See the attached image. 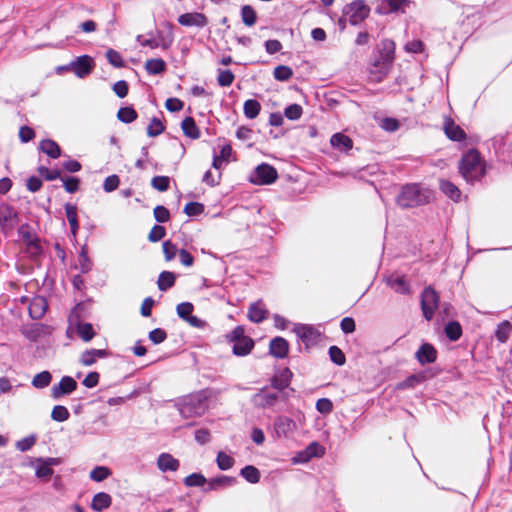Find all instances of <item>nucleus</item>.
I'll return each instance as SVG.
<instances>
[{
  "label": "nucleus",
  "mask_w": 512,
  "mask_h": 512,
  "mask_svg": "<svg viewBox=\"0 0 512 512\" xmlns=\"http://www.w3.org/2000/svg\"><path fill=\"white\" fill-rule=\"evenodd\" d=\"M48 309V303L45 297L35 296L29 304V315L34 320L41 319Z\"/></svg>",
  "instance_id": "nucleus-20"
},
{
  "label": "nucleus",
  "mask_w": 512,
  "mask_h": 512,
  "mask_svg": "<svg viewBox=\"0 0 512 512\" xmlns=\"http://www.w3.org/2000/svg\"><path fill=\"white\" fill-rule=\"evenodd\" d=\"M426 379L425 373L412 374L396 385L397 390L413 389Z\"/></svg>",
  "instance_id": "nucleus-35"
},
{
  "label": "nucleus",
  "mask_w": 512,
  "mask_h": 512,
  "mask_svg": "<svg viewBox=\"0 0 512 512\" xmlns=\"http://www.w3.org/2000/svg\"><path fill=\"white\" fill-rule=\"evenodd\" d=\"M76 332L84 342L91 341L95 336L94 328L92 324L88 322H79L76 325Z\"/></svg>",
  "instance_id": "nucleus-39"
},
{
  "label": "nucleus",
  "mask_w": 512,
  "mask_h": 512,
  "mask_svg": "<svg viewBox=\"0 0 512 512\" xmlns=\"http://www.w3.org/2000/svg\"><path fill=\"white\" fill-rule=\"evenodd\" d=\"M237 483L236 477L220 475L207 479V486L203 488V492L208 493L210 491H218Z\"/></svg>",
  "instance_id": "nucleus-15"
},
{
  "label": "nucleus",
  "mask_w": 512,
  "mask_h": 512,
  "mask_svg": "<svg viewBox=\"0 0 512 512\" xmlns=\"http://www.w3.org/2000/svg\"><path fill=\"white\" fill-rule=\"evenodd\" d=\"M330 144L341 152H348L353 148L352 139L341 132L335 133L331 136Z\"/></svg>",
  "instance_id": "nucleus-26"
},
{
  "label": "nucleus",
  "mask_w": 512,
  "mask_h": 512,
  "mask_svg": "<svg viewBox=\"0 0 512 512\" xmlns=\"http://www.w3.org/2000/svg\"><path fill=\"white\" fill-rule=\"evenodd\" d=\"M204 212V205L199 202H188L184 207V213L190 217L199 216Z\"/></svg>",
  "instance_id": "nucleus-64"
},
{
  "label": "nucleus",
  "mask_w": 512,
  "mask_h": 512,
  "mask_svg": "<svg viewBox=\"0 0 512 512\" xmlns=\"http://www.w3.org/2000/svg\"><path fill=\"white\" fill-rule=\"evenodd\" d=\"M178 22L183 26H196L202 28L208 24V19L203 13L194 12L181 14L178 17Z\"/></svg>",
  "instance_id": "nucleus-19"
},
{
  "label": "nucleus",
  "mask_w": 512,
  "mask_h": 512,
  "mask_svg": "<svg viewBox=\"0 0 512 512\" xmlns=\"http://www.w3.org/2000/svg\"><path fill=\"white\" fill-rule=\"evenodd\" d=\"M395 57V43L390 39H384L380 43L379 59L383 64L389 65Z\"/></svg>",
  "instance_id": "nucleus-24"
},
{
  "label": "nucleus",
  "mask_w": 512,
  "mask_h": 512,
  "mask_svg": "<svg viewBox=\"0 0 512 512\" xmlns=\"http://www.w3.org/2000/svg\"><path fill=\"white\" fill-rule=\"evenodd\" d=\"M37 171L47 181L61 179V172L58 169H49L45 166H39Z\"/></svg>",
  "instance_id": "nucleus-61"
},
{
  "label": "nucleus",
  "mask_w": 512,
  "mask_h": 512,
  "mask_svg": "<svg viewBox=\"0 0 512 512\" xmlns=\"http://www.w3.org/2000/svg\"><path fill=\"white\" fill-rule=\"evenodd\" d=\"M112 504V497L106 492L96 493L91 502V509L96 512H102L108 509Z\"/></svg>",
  "instance_id": "nucleus-29"
},
{
  "label": "nucleus",
  "mask_w": 512,
  "mask_h": 512,
  "mask_svg": "<svg viewBox=\"0 0 512 512\" xmlns=\"http://www.w3.org/2000/svg\"><path fill=\"white\" fill-rule=\"evenodd\" d=\"M292 376L291 370L286 367L272 378L271 385L273 388L283 391L289 386Z\"/></svg>",
  "instance_id": "nucleus-28"
},
{
  "label": "nucleus",
  "mask_w": 512,
  "mask_h": 512,
  "mask_svg": "<svg viewBox=\"0 0 512 512\" xmlns=\"http://www.w3.org/2000/svg\"><path fill=\"white\" fill-rule=\"evenodd\" d=\"M240 475L249 483L256 484L260 481V471L253 465H246L240 470Z\"/></svg>",
  "instance_id": "nucleus-40"
},
{
  "label": "nucleus",
  "mask_w": 512,
  "mask_h": 512,
  "mask_svg": "<svg viewBox=\"0 0 512 512\" xmlns=\"http://www.w3.org/2000/svg\"><path fill=\"white\" fill-rule=\"evenodd\" d=\"M296 428V422L287 416H277L273 423V429L277 438L289 437Z\"/></svg>",
  "instance_id": "nucleus-12"
},
{
  "label": "nucleus",
  "mask_w": 512,
  "mask_h": 512,
  "mask_svg": "<svg viewBox=\"0 0 512 512\" xmlns=\"http://www.w3.org/2000/svg\"><path fill=\"white\" fill-rule=\"evenodd\" d=\"M157 467L162 472H175L179 469L180 462L169 453H161L157 458Z\"/></svg>",
  "instance_id": "nucleus-25"
},
{
  "label": "nucleus",
  "mask_w": 512,
  "mask_h": 512,
  "mask_svg": "<svg viewBox=\"0 0 512 512\" xmlns=\"http://www.w3.org/2000/svg\"><path fill=\"white\" fill-rule=\"evenodd\" d=\"M279 399L277 392H267L261 390L254 396L255 403L261 408H270L276 404Z\"/></svg>",
  "instance_id": "nucleus-27"
},
{
  "label": "nucleus",
  "mask_w": 512,
  "mask_h": 512,
  "mask_svg": "<svg viewBox=\"0 0 512 512\" xmlns=\"http://www.w3.org/2000/svg\"><path fill=\"white\" fill-rule=\"evenodd\" d=\"M163 253L166 261H171L175 258L176 254L179 253V250L172 241L167 240L163 242Z\"/></svg>",
  "instance_id": "nucleus-62"
},
{
  "label": "nucleus",
  "mask_w": 512,
  "mask_h": 512,
  "mask_svg": "<svg viewBox=\"0 0 512 512\" xmlns=\"http://www.w3.org/2000/svg\"><path fill=\"white\" fill-rule=\"evenodd\" d=\"M18 234L26 246V251L32 258H37L43 253L40 238L31 231L29 224H22L18 228Z\"/></svg>",
  "instance_id": "nucleus-5"
},
{
  "label": "nucleus",
  "mask_w": 512,
  "mask_h": 512,
  "mask_svg": "<svg viewBox=\"0 0 512 512\" xmlns=\"http://www.w3.org/2000/svg\"><path fill=\"white\" fill-rule=\"evenodd\" d=\"M77 382L71 376H63L60 382L51 389V396L59 399L64 395H69L77 389Z\"/></svg>",
  "instance_id": "nucleus-13"
},
{
  "label": "nucleus",
  "mask_w": 512,
  "mask_h": 512,
  "mask_svg": "<svg viewBox=\"0 0 512 512\" xmlns=\"http://www.w3.org/2000/svg\"><path fill=\"white\" fill-rule=\"evenodd\" d=\"M370 13V7L366 5L364 0H355L350 4H347L343 9V17L339 19V25L344 28L346 19L353 26H356L363 22Z\"/></svg>",
  "instance_id": "nucleus-3"
},
{
  "label": "nucleus",
  "mask_w": 512,
  "mask_h": 512,
  "mask_svg": "<svg viewBox=\"0 0 512 512\" xmlns=\"http://www.w3.org/2000/svg\"><path fill=\"white\" fill-rule=\"evenodd\" d=\"M43 328L44 326L42 324L35 323L29 329L24 330L23 334L27 339L35 342L41 337L43 333Z\"/></svg>",
  "instance_id": "nucleus-57"
},
{
  "label": "nucleus",
  "mask_w": 512,
  "mask_h": 512,
  "mask_svg": "<svg viewBox=\"0 0 512 512\" xmlns=\"http://www.w3.org/2000/svg\"><path fill=\"white\" fill-rule=\"evenodd\" d=\"M273 75L278 81H288L292 77L293 71L288 66L279 65L274 69Z\"/></svg>",
  "instance_id": "nucleus-59"
},
{
  "label": "nucleus",
  "mask_w": 512,
  "mask_h": 512,
  "mask_svg": "<svg viewBox=\"0 0 512 512\" xmlns=\"http://www.w3.org/2000/svg\"><path fill=\"white\" fill-rule=\"evenodd\" d=\"M268 310L262 300L250 304L248 308V319L253 323H261L267 318Z\"/></svg>",
  "instance_id": "nucleus-22"
},
{
  "label": "nucleus",
  "mask_w": 512,
  "mask_h": 512,
  "mask_svg": "<svg viewBox=\"0 0 512 512\" xmlns=\"http://www.w3.org/2000/svg\"><path fill=\"white\" fill-rule=\"evenodd\" d=\"M439 188L443 194H445L448 198L457 202L461 198L460 189L450 180L442 179L439 182Z\"/></svg>",
  "instance_id": "nucleus-31"
},
{
  "label": "nucleus",
  "mask_w": 512,
  "mask_h": 512,
  "mask_svg": "<svg viewBox=\"0 0 512 512\" xmlns=\"http://www.w3.org/2000/svg\"><path fill=\"white\" fill-rule=\"evenodd\" d=\"M254 345V340L251 337L241 338L240 341L233 343L232 352L236 356L243 357L252 351Z\"/></svg>",
  "instance_id": "nucleus-30"
},
{
  "label": "nucleus",
  "mask_w": 512,
  "mask_h": 512,
  "mask_svg": "<svg viewBox=\"0 0 512 512\" xmlns=\"http://www.w3.org/2000/svg\"><path fill=\"white\" fill-rule=\"evenodd\" d=\"M111 475V470L106 466H96L90 472V478L95 482H102Z\"/></svg>",
  "instance_id": "nucleus-50"
},
{
  "label": "nucleus",
  "mask_w": 512,
  "mask_h": 512,
  "mask_svg": "<svg viewBox=\"0 0 512 512\" xmlns=\"http://www.w3.org/2000/svg\"><path fill=\"white\" fill-rule=\"evenodd\" d=\"M110 351L107 349H87L83 351L79 358V363L83 366H92L98 359L107 358Z\"/></svg>",
  "instance_id": "nucleus-16"
},
{
  "label": "nucleus",
  "mask_w": 512,
  "mask_h": 512,
  "mask_svg": "<svg viewBox=\"0 0 512 512\" xmlns=\"http://www.w3.org/2000/svg\"><path fill=\"white\" fill-rule=\"evenodd\" d=\"M106 58L108 62L116 68H122L125 65L121 54L112 48L106 51Z\"/></svg>",
  "instance_id": "nucleus-58"
},
{
  "label": "nucleus",
  "mask_w": 512,
  "mask_h": 512,
  "mask_svg": "<svg viewBox=\"0 0 512 512\" xmlns=\"http://www.w3.org/2000/svg\"><path fill=\"white\" fill-rule=\"evenodd\" d=\"M269 353L277 359L286 358L289 353L288 341L280 336L273 338L269 344Z\"/></svg>",
  "instance_id": "nucleus-18"
},
{
  "label": "nucleus",
  "mask_w": 512,
  "mask_h": 512,
  "mask_svg": "<svg viewBox=\"0 0 512 512\" xmlns=\"http://www.w3.org/2000/svg\"><path fill=\"white\" fill-rule=\"evenodd\" d=\"M184 485L187 487H203L207 485V479L201 473H192L184 478Z\"/></svg>",
  "instance_id": "nucleus-45"
},
{
  "label": "nucleus",
  "mask_w": 512,
  "mask_h": 512,
  "mask_svg": "<svg viewBox=\"0 0 512 512\" xmlns=\"http://www.w3.org/2000/svg\"><path fill=\"white\" fill-rule=\"evenodd\" d=\"M241 19L246 26H253L257 22V13L251 5L241 7Z\"/></svg>",
  "instance_id": "nucleus-43"
},
{
  "label": "nucleus",
  "mask_w": 512,
  "mask_h": 512,
  "mask_svg": "<svg viewBox=\"0 0 512 512\" xmlns=\"http://www.w3.org/2000/svg\"><path fill=\"white\" fill-rule=\"evenodd\" d=\"M328 353L330 360L337 366H343L346 363V356L338 346H330Z\"/></svg>",
  "instance_id": "nucleus-49"
},
{
  "label": "nucleus",
  "mask_w": 512,
  "mask_h": 512,
  "mask_svg": "<svg viewBox=\"0 0 512 512\" xmlns=\"http://www.w3.org/2000/svg\"><path fill=\"white\" fill-rule=\"evenodd\" d=\"M385 282L396 293L402 295L410 294V284L408 283L404 275H389L385 278Z\"/></svg>",
  "instance_id": "nucleus-17"
},
{
  "label": "nucleus",
  "mask_w": 512,
  "mask_h": 512,
  "mask_svg": "<svg viewBox=\"0 0 512 512\" xmlns=\"http://www.w3.org/2000/svg\"><path fill=\"white\" fill-rule=\"evenodd\" d=\"M63 187L68 193H75L79 190L80 179L76 176L61 177Z\"/></svg>",
  "instance_id": "nucleus-55"
},
{
  "label": "nucleus",
  "mask_w": 512,
  "mask_h": 512,
  "mask_svg": "<svg viewBox=\"0 0 512 512\" xmlns=\"http://www.w3.org/2000/svg\"><path fill=\"white\" fill-rule=\"evenodd\" d=\"M293 331L306 347L316 344L321 336L318 329L310 324H295Z\"/></svg>",
  "instance_id": "nucleus-11"
},
{
  "label": "nucleus",
  "mask_w": 512,
  "mask_h": 512,
  "mask_svg": "<svg viewBox=\"0 0 512 512\" xmlns=\"http://www.w3.org/2000/svg\"><path fill=\"white\" fill-rule=\"evenodd\" d=\"M415 358L422 366L432 364L437 359V350L432 344L424 342L416 351Z\"/></svg>",
  "instance_id": "nucleus-14"
},
{
  "label": "nucleus",
  "mask_w": 512,
  "mask_h": 512,
  "mask_svg": "<svg viewBox=\"0 0 512 512\" xmlns=\"http://www.w3.org/2000/svg\"><path fill=\"white\" fill-rule=\"evenodd\" d=\"M207 409V400L200 394L187 398L180 407V414L184 417L200 416Z\"/></svg>",
  "instance_id": "nucleus-8"
},
{
  "label": "nucleus",
  "mask_w": 512,
  "mask_h": 512,
  "mask_svg": "<svg viewBox=\"0 0 512 512\" xmlns=\"http://www.w3.org/2000/svg\"><path fill=\"white\" fill-rule=\"evenodd\" d=\"M39 150L52 159H57L61 156L60 146L52 139L42 140L39 144Z\"/></svg>",
  "instance_id": "nucleus-32"
},
{
  "label": "nucleus",
  "mask_w": 512,
  "mask_h": 512,
  "mask_svg": "<svg viewBox=\"0 0 512 512\" xmlns=\"http://www.w3.org/2000/svg\"><path fill=\"white\" fill-rule=\"evenodd\" d=\"M446 337L450 341H457L460 339L462 335V327L459 322L457 321H450L445 325L444 328Z\"/></svg>",
  "instance_id": "nucleus-42"
},
{
  "label": "nucleus",
  "mask_w": 512,
  "mask_h": 512,
  "mask_svg": "<svg viewBox=\"0 0 512 512\" xmlns=\"http://www.w3.org/2000/svg\"><path fill=\"white\" fill-rule=\"evenodd\" d=\"M234 458L230 455L226 454L223 451L218 452L216 457V463L220 470L226 471L233 467L234 465Z\"/></svg>",
  "instance_id": "nucleus-48"
},
{
  "label": "nucleus",
  "mask_w": 512,
  "mask_h": 512,
  "mask_svg": "<svg viewBox=\"0 0 512 512\" xmlns=\"http://www.w3.org/2000/svg\"><path fill=\"white\" fill-rule=\"evenodd\" d=\"M429 190L423 188L419 184H406L401 188V192L397 196V204L402 208H412L429 202Z\"/></svg>",
  "instance_id": "nucleus-2"
},
{
  "label": "nucleus",
  "mask_w": 512,
  "mask_h": 512,
  "mask_svg": "<svg viewBox=\"0 0 512 512\" xmlns=\"http://www.w3.org/2000/svg\"><path fill=\"white\" fill-rule=\"evenodd\" d=\"M151 186L159 192H165L170 188V177L154 176L151 180Z\"/></svg>",
  "instance_id": "nucleus-54"
},
{
  "label": "nucleus",
  "mask_w": 512,
  "mask_h": 512,
  "mask_svg": "<svg viewBox=\"0 0 512 512\" xmlns=\"http://www.w3.org/2000/svg\"><path fill=\"white\" fill-rule=\"evenodd\" d=\"M19 213L17 209L9 203H0V231L9 236L19 223Z\"/></svg>",
  "instance_id": "nucleus-4"
},
{
  "label": "nucleus",
  "mask_w": 512,
  "mask_h": 512,
  "mask_svg": "<svg viewBox=\"0 0 512 512\" xmlns=\"http://www.w3.org/2000/svg\"><path fill=\"white\" fill-rule=\"evenodd\" d=\"M91 268H92V261L86 252V248L83 247L79 254L78 265L76 266V269H79V271L82 274H86L91 270Z\"/></svg>",
  "instance_id": "nucleus-46"
},
{
  "label": "nucleus",
  "mask_w": 512,
  "mask_h": 512,
  "mask_svg": "<svg viewBox=\"0 0 512 512\" xmlns=\"http://www.w3.org/2000/svg\"><path fill=\"white\" fill-rule=\"evenodd\" d=\"M459 173L470 184L480 181L486 174L484 161L475 149L466 152L459 162Z\"/></svg>",
  "instance_id": "nucleus-1"
},
{
  "label": "nucleus",
  "mask_w": 512,
  "mask_h": 512,
  "mask_svg": "<svg viewBox=\"0 0 512 512\" xmlns=\"http://www.w3.org/2000/svg\"><path fill=\"white\" fill-rule=\"evenodd\" d=\"M52 381V375L49 371H42L36 374L32 380V385L37 389H43Z\"/></svg>",
  "instance_id": "nucleus-44"
},
{
  "label": "nucleus",
  "mask_w": 512,
  "mask_h": 512,
  "mask_svg": "<svg viewBox=\"0 0 512 512\" xmlns=\"http://www.w3.org/2000/svg\"><path fill=\"white\" fill-rule=\"evenodd\" d=\"M66 217L70 225V231L71 234L75 237L78 229H79V222H78V215H77V206L71 203H66L64 205Z\"/></svg>",
  "instance_id": "nucleus-33"
},
{
  "label": "nucleus",
  "mask_w": 512,
  "mask_h": 512,
  "mask_svg": "<svg viewBox=\"0 0 512 512\" xmlns=\"http://www.w3.org/2000/svg\"><path fill=\"white\" fill-rule=\"evenodd\" d=\"M70 417L69 410L63 405H56L51 412V418L56 422H64Z\"/></svg>",
  "instance_id": "nucleus-53"
},
{
  "label": "nucleus",
  "mask_w": 512,
  "mask_h": 512,
  "mask_svg": "<svg viewBox=\"0 0 512 512\" xmlns=\"http://www.w3.org/2000/svg\"><path fill=\"white\" fill-rule=\"evenodd\" d=\"M165 26L167 27V31L164 32L162 30H157L156 37H154L156 43L158 44V48L163 50L169 49L174 42L173 24L166 22Z\"/></svg>",
  "instance_id": "nucleus-21"
},
{
  "label": "nucleus",
  "mask_w": 512,
  "mask_h": 512,
  "mask_svg": "<svg viewBox=\"0 0 512 512\" xmlns=\"http://www.w3.org/2000/svg\"><path fill=\"white\" fill-rule=\"evenodd\" d=\"M164 130L165 126L162 123V121L157 117H153L150 121V124L147 127V134L150 137H156L162 134Z\"/></svg>",
  "instance_id": "nucleus-51"
},
{
  "label": "nucleus",
  "mask_w": 512,
  "mask_h": 512,
  "mask_svg": "<svg viewBox=\"0 0 512 512\" xmlns=\"http://www.w3.org/2000/svg\"><path fill=\"white\" fill-rule=\"evenodd\" d=\"M277 179V170L267 163H261L258 165L249 178L250 182L255 185H270Z\"/></svg>",
  "instance_id": "nucleus-7"
},
{
  "label": "nucleus",
  "mask_w": 512,
  "mask_h": 512,
  "mask_svg": "<svg viewBox=\"0 0 512 512\" xmlns=\"http://www.w3.org/2000/svg\"><path fill=\"white\" fill-rule=\"evenodd\" d=\"M439 295L432 287H426L421 293V310L423 317L430 321L438 308Z\"/></svg>",
  "instance_id": "nucleus-9"
},
{
  "label": "nucleus",
  "mask_w": 512,
  "mask_h": 512,
  "mask_svg": "<svg viewBox=\"0 0 512 512\" xmlns=\"http://www.w3.org/2000/svg\"><path fill=\"white\" fill-rule=\"evenodd\" d=\"M176 281L175 273L171 271H163L159 274L157 285L160 291H167L174 286Z\"/></svg>",
  "instance_id": "nucleus-37"
},
{
  "label": "nucleus",
  "mask_w": 512,
  "mask_h": 512,
  "mask_svg": "<svg viewBox=\"0 0 512 512\" xmlns=\"http://www.w3.org/2000/svg\"><path fill=\"white\" fill-rule=\"evenodd\" d=\"M510 332H511L510 322L503 321L500 324H498L497 329L495 331V337L499 342L505 343L509 338Z\"/></svg>",
  "instance_id": "nucleus-47"
},
{
  "label": "nucleus",
  "mask_w": 512,
  "mask_h": 512,
  "mask_svg": "<svg viewBox=\"0 0 512 512\" xmlns=\"http://www.w3.org/2000/svg\"><path fill=\"white\" fill-rule=\"evenodd\" d=\"M261 111V104L256 99H248L244 102L243 112L247 119H255Z\"/></svg>",
  "instance_id": "nucleus-38"
},
{
  "label": "nucleus",
  "mask_w": 512,
  "mask_h": 512,
  "mask_svg": "<svg viewBox=\"0 0 512 512\" xmlns=\"http://www.w3.org/2000/svg\"><path fill=\"white\" fill-rule=\"evenodd\" d=\"M234 79H235V76L231 70L218 69L217 82H218L219 86L228 87V86L232 85Z\"/></svg>",
  "instance_id": "nucleus-52"
},
{
  "label": "nucleus",
  "mask_w": 512,
  "mask_h": 512,
  "mask_svg": "<svg viewBox=\"0 0 512 512\" xmlns=\"http://www.w3.org/2000/svg\"><path fill=\"white\" fill-rule=\"evenodd\" d=\"M166 62L161 58L149 59L145 63V69L150 75H159L166 71Z\"/></svg>",
  "instance_id": "nucleus-36"
},
{
  "label": "nucleus",
  "mask_w": 512,
  "mask_h": 512,
  "mask_svg": "<svg viewBox=\"0 0 512 512\" xmlns=\"http://www.w3.org/2000/svg\"><path fill=\"white\" fill-rule=\"evenodd\" d=\"M153 215L158 223H166L170 220V212L163 205H157L154 208Z\"/></svg>",
  "instance_id": "nucleus-63"
},
{
  "label": "nucleus",
  "mask_w": 512,
  "mask_h": 512,
  "mask_svg": "<svg viewBox=\"0 0 512 512\" xmlns=\"http://www.w3.org/2000/svg\"><path fill=\"white\" fill-rule=\"evenodd\" d=\"M94 66L95 62L91 56L81 55L64 67L71 68V71H73L78 78H85L92 72Z\"/></svg>",
  "instance_id": "nucleus-10"
},
{
  "label": "nucleus",
  "mask_w": 512,
  "mask_h": 512,
  "mask_svg": "<svg viewBox=\"0 0 512 512\" xmlns=\"http://www.w3.org/2000/svg\"><path fill=\"white\" fill-rule=\"evenodd\" d=\"M193 310L194 306L191 302H182L176 307L177 315L184 321H187V319L192 315Z\"/></svg>",
  "instance_id": "nucleus-60"
},
{
  "label": "nucleus",
  "mask_w": 512,
  "mask_h": 512,
  "mask_svg": "<svg viewBox=\"0 0 512 512\" xmlns=\"http://www.w3.org/2000/svg\"><path fill=\"white\" fill-rule=\"evenodd\" d=\"M181 129L188 138L198 139L200 137V130L193 117H185L181 123Z\"/></svg>",
  "instance_id": "nucleus-34"
},
{
  "label": "nucleus",
  "mask_w": 512,
  "mask_h": 512,
  "mask_svg": "<svg viewBox=\"0 0 512 512\" xmlns=\"http://www.w3.org/2000/svg\"><path fill=\"white\" fill-rule=\"evenodd\" d=\"M117 118L119 121L129 124L138 118V113L132 106H125L118 110Z\"/></svg>",
  "instance_id": "nucleus-41"
},
{
  "label": "nucleus",
  "mask_w": 512,
  "mask_h": 512,
  "mask_svg": "<svg viewBox=\"0 0 512 512\" xmlns=\"http://www.w3.org/2000/svg\"><path fill=\"white\" fill-rule=\"evenodd\" d=\"M444 132L452 141L460 142L466 139V133L464 130L449 117L445 119Z\"/></svg>",
  "instance_id": "nucleus-23"
},
{
  "label": "nucleus",
  "mask_w": 512,
  "mask_h": 512,
  "mask_svg": "<svg viewBox=\"0 0 512 512\" xmlns=\"http://www.w3.org/2000/svg\"><path fill=\"white\" fill-rule=\"evenodd\" d=\"M62 463L61 458L58 457H39L31 462V466L35 467V476L42 481H48L53 475V466H58Z\"/></svg>",
  "instance_id": "nucleus-6"
},
{
  "label": "nucleus",
  "mask_w": 512,
  "mask_h": 512,
  "mask_svg": "<svg viewBox=\"0 0 512 512\" xmlns=\"http://www.w3.org/2000/svg\"><path fill=\"white\" fill-rule=\"evenodd\" d=\"M303 114L302 106L296 103L288 105L284 110V115L289 120H298Z\"/></svg>",
  "instance_id": "nucleus-56"
}]
</instances>
